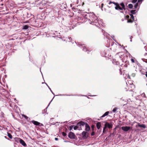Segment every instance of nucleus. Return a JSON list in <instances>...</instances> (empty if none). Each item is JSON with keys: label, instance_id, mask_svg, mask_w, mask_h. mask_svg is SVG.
Here are the masks:
<instances>
[{"label": "nucleus", "instance_id": "obj_38", "mask_svg": "<svg viewBox=\"0 0 147 147\" xmlns=\"http://www.w3.org/2000/svg\"><path fill=\"white\" fill-rule=\"evenodd\" d=\"M132 38H133V37H132V36H130V39H131L130 41H131H131H132V40H131V39H132Z\"/></svg>", "mask_w": 147, "mask_h": 147}, {"label": "nucleus", "instance_id": "obj_18", "mask_svg": "<svg viewBox=\"0 0 147 147\" xmlns=\"http://www.w3.org/2000/svg\"><path fill=\"white\" fill-rule=\"evenodd\" d=\"M134 20L131 19H129L127 20V22L128 23H132V22Z\"/></svg>", "mask_w": 147, "mask_h": 147}, {"label": "nucleus", "instance_id": "obj_44", "mask_svg": "<svg viewBox=\"0 0 147 147\" xmlns=\"http://www.w3.org/2000/svg\"><path fill=\"white\" fill-rule=\"evenodd\" d=\"M101 5H102V6L103 5V3H102L101 4Z\"/></svg>", "mask_w": 147, "mask_h": 147}, {"label": "nucleus", "instance_id": "obj_10", "mask_svg": "<svg viewBox=\"0 0 147 147\" xmlns=\"http://www.w3.org/2000/svg\"><path fill=\"white\" fill-rule=\"evenodd\" d=\"M106 125V126L109 128H112L113 125L112 124H109L108 122H107L105 123Z\"/></svg>", "mask_w": 147, "mask_h": 147}, {"label": "nucleus", "instance_id": "obj_35", "mask_svg": "<svg viewBox=\"0 0 147 147\" xmlns=\"http://www.w3.org/2000/svg\"><path fill=\"white\" fill-rule=\"evenodd\" d=\"M131 61L132 62V63H135V61H134V60L133 59H131Z\"/></svg>", "mask_w": 147, "mask_h": 147}, {"label": "nucleus", "instance_id": "obj_7", "mask_svg": "<svg viewBox=\"0 0 147 147\" xmlns=\"http://www.w3.org/2000/svg\"><path fill=\"white\" fill-rule=\"evenodd\" d=\"M86 123L84 122L81 121L77 123V125L79 126H84V125H85Z\"/></svg>", "mask_w": 147, "mask_h": 147}, {"label": "nucleus", "instance_id": "obj_43", "mask_svg": "<svg viewBox=\"0 0 147 147\" xmlns=\"http://www.w3.org/2000/svg\"><path fill=\"white\" fill-rule=\"evenodd\" d=\"M119 64V63L118 62H117V64Z\"/></svg>", "mask_w": 147, "mask_h": 147}, {"label": "nucleus", "instance_id": "obj_42", "mask_svg": "<svg viewBox=\"0 0 147 147\" xmlns=\"http://www.w3.org/2000/svg\"><path fill=\"white\" fill-rule=\"evenodd\" d=\"M144 56H147V53H145L144 54Z\"/></svg>", "mask_w": 147, "mask_h": 147}, {"label": "nucleus", "instance_id": "obj_34", "mask_svg": "<svg viewBox=\"0 0 147 147\" xmlns=\"http://www.w3.org/2000/svg\"><path fill=\"white\" fill-rule=\"evenodd\" d=\"M131 76L133 77H134L135 76H136V74H135L134 73H132L131 75Z\"/></svg>", "mask_w": 147, "mask_h": 147}, {"label": "nucleus", "instance_id": "obj_19", "mask_svg": "<svg viewBox=\"0 0 147 147\" xmlns=\"http://www.w3.org/2000/svg\"><path fill=\"white\" fill-rule=\"evenodd\" d=\"M128 7L130 9H132L133 7V5L132 4H129L128 5Z\"/></svg>", "mask_w": 147, "mask_h": 147}, {"label": "nucleus", "instance_id": "obj_4", "mask_svg": "<svg viewBox=\"0 0 147 147\" xmlns=\"http://www.w3.org/2000/svg\"><path fill=\"white\" fill-rule=\"evenodd\" d=\"M121 129L122 130L125 131H127L130 129H132V127H130L129 126H123L121 127Z\"/></svg>", "mask_w": 147, "mask_h": 147}, {"label": "nucleus", "instance_id": "obj_31", "mask_svg": "<svg viewBox=\"0 0 147 147\" xmlns=\"http://www.w3.org/2000/svg\"><path fill=\"white\" fill-rule=\"evenodd\" d=\"M95 134V133L94 132V131H92V132L91 134V136H93Z\"/></svg>", "mask_w": 147, "mask_h": 147}, {"label": "nucleus", "instance_id": "obj_26", "mask_svg": "<svg viewBox=\"0 0 147 147\" xmlns=\"http://www.w3.org/2000/svg\"><path fill=\"white\" fill-rule=\"evenodd\" d=\"M130 18L131 19H133V20H134V16L132 14H130Z\"/></svg>", "mask_w": 147, "mask_h": 147}, {"label": "nucleus", "instance_id": "obj_20", "mask_svg": "<svg viewBox=\"0 0 147 147\" xmlns=\"http://www.w3.org/2000/svg\"><path fill=\"white\" fill-rule=\"evenodd\" d=\"M72 9L73 11H74V12H76L77 11V9L75 7H73L72 8Z\"/></svg>", "mask_w": 147, "mask_h": 147}, {"label": "nucleus", "instance_id": "obj_21", "mask_svg": "<svg viewBox=\"0 0 147 147\" xmlns=\"http://www.w3.org/2000/svg\"><path fill=\"white\" fill-rule=\"evenodd\" d=\"M138 6V3L137 2V3H136V4H135V5H134V9H136L137 8Z\"/></svg>", "mask_w": 147, "mask_h": 147}, {"label": "nucleus", "instance_id": "obj_12", "mask_svg": "<svg viewBox=\"0 0 147 147\" xmlns=\"http://www.w3.org/2000/svg\"><path fill=\"white\" fill-rule=\"evenodd\" d=\"M21 139L19 138L16 137L14 138L15 141L19 143L20 142Z\"/></svg>", "mask_w": 147, "mask_h": 147}, {"label": "nucleus", "instance_id": "obj_3", "mask_svg": "<svg viewBox=\"0 0 147 147\" xmlns=\"http://www.w3.org/2000/svg\"><path fill=\"white\" fill-rule=\"evenodd\" d=\"M68 137L71 139H76L77 137L71 131H70L68 135Z\"/></svg>", "mask_w": 147, "mask_h": 147}, {"label": "nucleus", "instance_id": "obj_30", "mask_svg": "<svg viewBox=\"0 0 147 147\" xmlns=\"http://www.w3.org/2000/svg\"><path fill=\"white\" fill-rule=\"evenodd\" d=\"M117 108H114V109H113V112H115L117 111Z\"/></svg>", "mask_w": 147, "mask_h": 147}, {"label": "nucleus", "instance_id": "obj_29", "mask_svg": "<svg viewBox=\"0 0 147 147\" xmlns=\"http://www.w3.org/2000/svg\"><path fill=\"white\" fill-rule=\"evenodd\" d=\"M62 134L64 136H65L67 135L64 132H62Z\"/></svg>", "mask_w": 147, "mask_h": 147}, {"label": "nucleus", "instance_id": "obj_22", "mask_svg": "<svg viewBox=\"0 0 147 147\" xmlns=\"http://www.w3.org/2000/svg\"><path fill=\"white\" fill-rule=\"evenodd\" d=\"M83 50L84 51L86 52L87 51V49L86 47H84L83 48Z\"/></svg>", "mask_w": 147, "mask_h": 147}, {"label": "nucleus", "instance_id": "obj_23", "mask_svg": "<svg viewBox=\"0 0 147 147\" xmlns=\"http://www.w3.org/2000/svg\"><path fill=\"white\" fill-rule=\"evenodd\" d=\"M74 127V125H71L69 126V130L70 131Z\"/></svg>", "mask_w": 147, "mask_h": 147}, {"label": "nucleus", "instance_id": "obj_27", "mask_svg": "<svg viewBox=\"0 0 147 147\" xmlns=\"http://www.w3.org/2000/svg\"><path fill=\"white\" fill-rule=\"evenodd\" d=\"M28 26L27 25H25L24 26V29H28Z\"/></svg>", "mask_w": 147, "mask_h": 147}, {"label": "nucleus", "instance_id": "obj_2", "mask_svg": "<svg viewBox=\"0 0 147 147\" xmlns=\"http://www.w3.org/2000/svg\"><path fill=\"white\" fill-rule=\"evenodd\" d=\"M86 16H88L90 18H89V20H90L92 21V22H91L94 23V21H95V19H96V17L95 16V15L93 13H88Z\"/></svg>", "mask_w": 147, "mask_h": 147}, {"label": "nucleus", "instance_id": "obj_46", "mask_svg": "<svg viewBox=\"0 0 147 147\" xmlns=\"http://www.w3.org/2000/svg\"><path fill=\"white\" fill-rule=\"evenodd\" d=\"M136 127H137V125H136Z\"/></svg>", "mask_w": 147, "mask_h": 147}, {"label": "nucleus", "instance_id": "obj_9", "mask_svg": "<svg viewBox=\"0 0 147 147\" xmlns=\"http://www.w3.org/2000/svg\"><path fill=\"white\" fill-rule=\"evenodd\" d=\"M20 142L23 146H24L25 147L27 145L25 143V142L23 140H22V139H21L20 140Z\"/></svg>", "mask_w": 147, "mask_h": 147}, {"label": "nucleus", "instance_id": "obj_32", "mask_svg": "<svg viewBox=\"0 0 147 147\" xmlns=\"http://www.w3.org/2000/svg\"><path fill=\"white\" fill-rule=\"evenodd\" d=\"M142 59L143 61L145 62L146 63H147V59Z\"/></svg>", "mask_w": 147, "mask_h": 147}, {"label": "nucleus", "instance_id": "obj_11", "mask_svg": "<svg viewBox=\"0 0 147 147\" xmlns=\"http://www.w3.org/2000/svg\"><path fill=\"white\" fill-rule=\"evenodd\" d=\"M96 126L97 128L98 129H99L101 126L100 123V122H98L96 124Z\"/></svg>", "mask_w": 147, "mask_h": 147}, {"label": "nucleus", "instance_id": "obj_13", "mask_svg": "<svg viewBox=\"0 0 147 147\" xmlns=\"http://www.w3.org/2000/svg\"><path fill=\"white\" fill-rule=\"evenodd\" d=\"M109 112V111H107L100 118L104 117L106 116H107L108 115Z\"/></svg>", "mask_w": 147, "mask_h": 147}, {"label": "nucleus", "instance_id": "obj_28", "mask_svg": "<svg viewBox=\"0 0 147 147\" xmlns=\"http://www.w3.org/2000/svg\"><path fill=\"white\" fill-rule=\"evenodd\" d=\"M91 128L92 131H94V125H92L91 126Z\"/></svg>", "mask_w": 147, "mask_h": 147}, {"label": "nucleus", "instance_id": "obj_41", "mask_svg": "<svg viewBox=\"0 0 147 147\" xmlns=\"http://www.w3.org/2000/svg\"><path fill=\"white\" fill-rule=\"evenodd\" d=\"M58 140V138H55V140Z\"/></svg>", "mask_w": 147, "mask_h": 147}, {"label": "nucleus", "instance_id": "obj_8", "mask_svg": "<svg viewBox=\"0 0 147 147\" xmlns=\"http://www.w3.org/2000/svg\"><path fill=\"white\" fill-rule=\"evenodd\" d=\"M31 122L36 125H38L40 124V123L34 120L32 121Z\"/></svg>", "mask_w": 147, "mask_h": 147}, {"label": "nucleus", "instance_id": "obj_5", "mask_svg": "<svg viewBox=\"0 0 147 147\" xmlns=\"http://www.w3.org/2000/svg\"><path fill=\"white\" fill-rule=\"evenodd\" d=\"M82 137L84 138H87L88 137V133L86 131H83L82 133Z\"/></svg>", "mask_w": 147, "mask_h": 147}, {"label": "nucleus", "instance_id": "obj_14", "mask_svg": "<svg viewBox=\"0 0 147 147\" xmlns=\"http://www.w3.org/2000/svg\"><path fill=\"white\" fill-rule=\"evenodd\" d=\"M138 126L139 127H143V128H146V126L144 124H142L140 125L139 123H138Z\"/></svg>", "mask_w": 147, "mask_h": 147}, {"label": "nucleus", "instance_id": "obj_1", "mask_svg": "<svg viewBox=\"0 0 147 147\" xmlns=\"http://www.w3.org/2000/svg\"><path fill=\"white\" fill-rule=\"evenodd\" d=\"M113 3L116 6L115 7V9L117 10H120V12L121 13H124V12L123 11V10H125V8L124 4L123 3H121L120 4V5L122 7H121L120 5L118 3L110 1L109 3V4H110L111 3Z\"/></svg>", "mask_w": 147, "mask_h": 147}, {"label": "nucleus", "instance_id": "obj_39", "mask_svg": "<svg viewBox=\"0 0 147 147\" xmlns=\"http://www.w3.org/2000/svg\"><path fill=\"white\" fill-rule=\"evenodd\" d=\"M38 125L40 126H43V125L42 124L40 123V124Z\"/></svg>", "mask_w": 147, "mask_h": 147}, {"label": "nucleus", "instance_id": "obj_16", "mask_svg": "<svg viewBox=\"0 0 147 147\" xmlns=\"http://www.w3.org/2000/svg\"><path fill=\"white\" fill-rule=\"evenodd\" d=\"M104 125H105V126L103 128V133H105V132L106 131V130L105 129H107V126H106V124H105Z\"/></svg>", "mask_w": 147, "mask_h": 147}, {"label": "nucleus", "instance_id": "obj_6", "mask_svg": "<svg viewBox=\"0 0 147 147\" xmlns=\"http://www.w3.org/2000/svg\"><path fill=\"white\" fill-rule=\"evenodd\" d=\"M85 126V130L86 131H89L90 129V128L88 124L87 123H86Z\"/></svg>", "mask_w": 147, "mask_h": 147}, {"label": "nucleus", "instance_id": "obj_17", "mask_svg": "<svg viewBox=\"0 0 147 147\" xmlns=\"http://www.w3.org/2000/svg\"><path fill=\"white\" fill-rule=\"evenodd\" d=\"M7 136H8V137L10 138V139H12V136L10 134L9 132H7Z\"/></svg>", "mask_w": 147, "mask_h": 147}, {"label": "nucleus", "instance_id": "obj_40", "mask_svg": "<svg viewBox=\"0 0 147 147\" xmlns=\"http://www.w3.org/2000/svg\"><path fill=\"white\" fill-rule=\"evenodd\" d=\"M145 76L146 77H147V71L146 72Z\"/></svg>", "mask_w": 147, "mask_h": 147}, {"label": "nucleus", "instance_id": "obj_25", "mask_svg": "<svg viewBox=\"0 0 147 147\" xmlns=\"http://www.w3.org/2000/svg\"><path fill=\"white\" fill-rule=\"evenodd\" d=\"M78 126H78L77 125L74 126L73 127L74 129L75 130H76L78 128Z\"/></svg>", "mask_w": 147, "mask_h": 147}, {"label": "nucleus", "instance_id": "obj_45", "mask_svg": "<svg viewBox=\"0 0 147 147\" xmlns=\"http://www.w3.org/2000/svg\"><path fill=\"white\" fill-rule=\"evenodd\" d=\"M70 6H71V7H72V5L71 4H70Z\"/></svg>", "mask_w": 147, "mask_h": 147}, {"label": "nucleus", "instance_id": "obj_37", "mask_svg": "<svg viewBox=\"0 0 147 147\" xmlns=\"http://www.w3.org/2000/svg\"><path fill=\"white\" fill-rule=\"evenodd\" d=\"M142 0H138V3H140V2H142Z\"/></svg>", "mask_w": 147, "mask_h": 147}, {"label": "nucleus", "instance_id": "obj_15", "mask_svg": "<svg viewBox=\"0 0 147 147\" xmlns=\"http://www.w3.org/2000/svg\"><path fill=\"white\" fill-rule=\"evenodd\" d=\"M136 10H131L130 11V13H131L132 14H135L136 13Z\"/></svg>", "mask_w": 147, "mask_h": 147}, {"label": "nucleus", "instance_id": "obj_36", "mask_svg": "<svg viewBox=\"0 0 147 147\" xmlns=\"http://www.w3.org/2000/svg\"><path fill=\"white\" fill-rule=\"evenodd\" d=\"M126 17L127 19H129V15H127Z\"/></svg>", "mask_w": 147, "mask_h": 147}, {"label": "nucleus", "instance_id": "obj_24", "mask_svg": "<svg viewBox=\"0 0 147 147\" xmlns=\"http://www.w3.org/2000/svg\"><path fill=\"white\" fill-rule=\"evenodd\" d=\"M22 116L23 117H24L25 119H27L28 118V117L27 116L24 114L22 115Z\"/></svg>", "mask_w": 147, "mask_h": 147}, {"label": "nucleus", "instance_id": "obj_33", "mask_svg": "<svg viewBox=\"0 0 147 147\" xmlns=\"http://www.w3.org/2000/svg\"><path fill=\"white\" fill-rule=\"evenodd\" d=\"M137 0H133L132 1V2L133 3H135L137 1Z\"/></svg>", "mask_w": 147, "mask_h": 147}]
</instances>
